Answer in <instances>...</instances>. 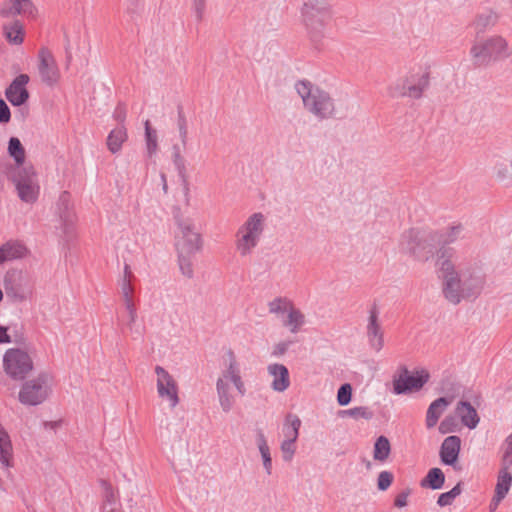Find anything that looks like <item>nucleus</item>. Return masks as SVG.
Instances as JSON below:
<instances>
[{"mask_svg":"<svg viewBox=\"0 0 512 512\" xmlns=\"http://www.w3.org/2000/svg\"><path fill=\"white\" fill-rule=\"evenodd\" d=\"M442 294L453 305L476 299L484 290L487 279L482 266L455 256L452 248L442 247L437 254Z\"/></svg>","mask_w":512,"mask_h":512,"instance_id":"f257e3e1","label":"nucleus"},{"mask_svg":"<svg viewBox=\"0 0 512 512\" xmlns=\"http://www.w3.org/2000/svg\"><path fill=\"white\" fill-rule=\"evenodd\" d=\"M176 224L175 247L179 267L184 276L191 278L193 276L192 258L196 253L201 252L203 239L191 218L177 216Z\"/></svg>","mask_w":512,"mask_h":512,"instance_id":"f03ea898","label":"nucleus"},{"mask_svg":"<svg viewBox=\"0 0 512 512\" xmlns=\"http://www.w3.org/2000/svg\"><path fill=\"white\" fill-rule=\"evenodd\" d=\"M332 15V5L328 0H305L302 4L301 23L313 44L317 45L325 38Z\"/></svg>","mask_w":512,"mask_h":512,"instance_id":"7ed1b4c3","label":"nucleus"},{"mask_svg":"<svg viewBox=\"0 0 512 512\" xmlns=\"http://www.w3.org/2000/svg\"><path fill=\"white\" fill-rule=\"evenodd\" d=\"M295 90L303 102L305 110L316 119L328 120L337 116L335 100L325 90L315 87L308 81H298Z\"/></svg>","mask_w":512,"mask_h":512,"instance_id":"20e7f679","label":"nucleus"},{"mask_svg":"<svg viewBox=\"0 0 512 512\" xmlns=\"http://www.w3.org/2000/svg\"><path fill=\"white\" fill-rule=\"evenodd\" d=\"M2 284L7 301L13 305L29 302L34 298L35 281L27 270L18 268L7 270Z\"/></svg>","mask_w":512,"mask_h":512,"instance_id":"39448f33","label":"nucleus"},{"mask_svg":"<svg viewBox=\"0 0 512 512\" xmlns=\"http://www.w3.org/2000/svg\"><path fill=\"white\" fill-rule=\"evenodd\" d=\"M470 56L475 67H488L509 56V42L500 35L476 41L470 48Z\"/></svg>","mask_w":512,"mask_h":512,"instance_id":"423d86ee","label":"nucleus"},{"mask_svg":"<svg viewBox=\"0 0 512 512\" xmlns=\"http://www.w3.org/2000/svg\"><path fill=\"white\" fill-rule=\"evenodd\" d=\"M266 218L261 212L251 214L235 234V248L241 257L252 254L265 229Z\"/></svg>","mask_w":512,"mask_h":512,"instance_id":"0eeeda50","label":"nucleus"},{"mask_svg":"<svg viewBox=\"0 0 512 512\" xmlns=\"http://www.w3.org/2000/svg\"><path fill=\"white\" fill-rule=\"evenodd\" d=\"M54 377L42 371L36 377L25 381L19 391V401L28 406H37L46 401L52 393Z\"/></svg>","mask_w":512,"mask_h":512,"instance_id":"6e6552de","label":"nucleus"},{"mask_svg":"<svg viewBox=\"0 0 512 512\" xmlns=\"http://www.w3.org/2000/svg\"><path fill=\"white\" fill-rule=\"evenodd\" d=\"M429 81L430 75L426 69H413L396 81L390 87V92L392 96L420 99L428 88Z\"/></svg>","mask_w":512,"mask_h":512,"instance_id":"1a4fd4ad","label":"nucleus"},{"mask_svg":"<svg viewBox=\"0 0 512 512\" xmlns=\"http://www.w3.org/2000/svg\"><path fill=\"white\" fill-rule=\"evenodd\" d=\"M8 178L14 183L23 202L33 204L37 201L40 187L33 167H13L8 172Z\"/></svg>","mask_w":512,"mask_h":512,"instance_id":"9d476101","label":"nucleus"},{"mask_svg":"<svg viewBox=\"0 0 512 512\" xmlns=\"http://www.w3.org/2000/svg\"><path fill=\"white\" fill-rule=\"evenodd\" d=\"M30 353L22 348H10L3 355V370L14 381H23L33 371Z\"/></svg>","mask_w":512,"mask_h":512,"instance_id":"9b49d317","label":"nucleus"},{"mask_svg":"<svg viewBox=\"0 0 512 512\" xmlns=\"http://www.w3.org/2000/svg\"><path fill=\"white\" fill-rule=\"evenodd\" d=\"M512 453V435L508 436L505 440V452L503 455V467L500 471L498 482L496 485L495 496L489 506L490 512H495L498 504L505 497L509 491V486L512 480V476L509 472V467L512 464L510 454Z\"/></svg>","mask_w":512,"mask_h":512,"instance_id":"f8f14e48","label":"nucleus"},{"mask_svg":"<svg viewBox=\"0 0 512 512\" xmlns=\"http://www.w3.org/2000/svg\"><path fill=\"white\" fill-rule=\"evenodd\" d=\"M37 70L40 80L48 87H54L60 80L58 63L50 49L42 47L37 54Z\"/></svg>","mask_w":512,"mask_h":512,"instance_id":"ddd939ff","label":"nucleus"},{"mask_svg":"<svg viewBox=\"0 0 512 512\" xmlns=\"http://www.w3.org/2000/svg\"><path fill=\"white\" fill-rule=\"evenodd\" d=\"M216 383H222L224 386H231L232 384L241 396L246 394V387L241 376L240 364L232 350H228L226 353L225 367Z\"/></svg>","mask_w":512,"mask_h":512,"instance_id":"4468645a","label":"nucleus"},{"mask_svg":"<svg viewBox=\"0 0 512 512\" xmlns=\"http://www.w3.org/2000/svg\"><path fill=\"white\" fill-rule=\"evenodd\" d=\"M429 380V373L426 370L417 371L416 375L409 374L406 367H401L399 374L394 376L393 391L395 394H405L420 390Z\"/></svg>","mask_w":512,"mask_h":512,"instance_id":"2eb2a0df","label":"nucleus"},{"mask_svg":"<svg viewBox=\"0 0 512 512\" xmlns=\"http://www.w3.org/2000/svg\"><path fill=\"white\" fill-rule=\"evenodd\" d=\"M56 215L60 221V229L65 236H70L74 231L77 215L74 209L71 194L63 191L56 202Z\"/></svg>","mask_w":512,"mask_h":512,"instance_id":"dca6fc26","label":"nucleus"},{"mask_svg":"<svg viewBox=\"0 0 512 512\" xmlns=\"http://www.w3.org/2000/svg\"><path fill=\"white\" fill-rule=\"evenodd\" d=\"M155 374L157 376L156 386L159 397L167 400L170 407H176L180 401L176 380L162 366L155 367Z\"/></svg>","mask_w":512,"mask_h":512,"instance_id":"f3484780","label":"nucleus"},{"mask_svg":"<svg viewBox=\"0 0 512 512\" xmlns=\"http://www.w3.org/2000/svg\"><path fill=\"white\" fill-rule=\"evenodd\" d=\"M366 334L371 348L375 352L381 351L384 346V335L378 319V309L376 306H373L369 312Z\"/></svg>","mask_w":512,"mask_h":512,"instance_id":"a211bd4d","label":"nucleus"},{"mask_svg":"<svg viewBox=\"0 0 512 512\" xmlns=\"http://www.w3.org/2000/svg\"><path fill=\"white\" fill-rule=\"evenodd\" d=\"M29 82L27 74L17 76L6 90V97L14 106L23 105L29 98V92L26 84Z\"/></svg>","mask_w":512,"mask_h":512,"instance_id":"6ab92c4d","label":"nucleus"},{"mask_svg":"<svg viewBox=\"0 0 512 512\" xmlns=\"http://www.w3.org/2000/svg\"><path fill=\"white\" fill-rule=\"evenodd\" d=\"M461 449V439L458 436H448L444 439L440 447V459L443 464L456 468Z\"/></svg>","mask_w":512,"mask_h":512,"instance_id":"aec40b11","label":"nucleus"},{"mask_svg":"<svg viewBox=\"0 0 512 512\" xmlns=\"http://www.w3.org/2000/svg\"><path fill=\"white\" fill-rule=\"evenodd\" d=\"M0 464L7 477L11 476L9 468L13 466V448L10 437L0 425Z\"/></svg>","mask_w":512,"mask_h":512,"instance_id":"412c9836","label":"nucleus"},{"mask_svg":"<svg viewBox=\"0 0 512 512\" xmlns=\"http://www.w3.org/2000/svg\"><path fill=\"white\" fill-rule=\"evenodd\" d=\"M32 13L33 4L31 0H6L0 8V15L7 18Z\"/></svg>","mask_w":512,"mask_h":512,"instance_id":"4be33fe9","label":"nucleus"},{"mask_svg":"<svg viewBox=\"0 0 512 512\" xmlns=\"http://www.w3.org/2000/svg\"><path fill=\"white\" fill-rule=\"evenodd\" d=\"M267 370L273 377L271 387L274 391L283 392L289 387V372L283 364H271L268 366Z\"/></svg>","mask_w":512,"mask_h":512,"instance_id":"5701e85b","label":"nucleus"},{"mask_svg":"<svg viewBox=\"0 0 512 512\" xmlns=\"http://www.w3.org/2000/svg\"><path fill=\"white\" fill-rule=\"evenodd\" d=\"M452 401L453 397H440L429 405L426 413V426L428 429L433 428L437 424L439 418Z\"/></svg>","mask_w":512,"mask_h":512,"instance_id":"b1692460","label":"nucleus"},{"mask_svg":"<svg viewBox=\"0 0 512 512\" xmlns=\"http://www.w3.org/2000/svg\"><path fill=\"white\" fill-rule=\"evenodd\" d=\"M133 286H128L126 283L121 285V296L124 307L128 314L127 328L130 331H134V327L137 321V310L133 300Z\"/></svg>","mask_w":512,"mask_h":512,"instance_id":"393cba45","label":"nucleus"},{"mask_svg":"<svg viewBox=\"0 0 512 512\" xmlns=\"http://www.w3.org/2000/svg\"><path fill=\"white\" fill-rule=\"evenodd\" d=\"M456 414L460 417L463 425L474 429L479 423V416L476 409L468 401H460L456 406Z\"/></svg>","mask_w":512,"mask_h":512,"instance_id":"a878e982","label":"nucleus"},{"mask_svg":"<svg viewBox=\"0 0 512 512\" xmlns=\"http://www.w3.org/2000/svg\"><path fill=\"white\" fill-rule=\"evenodd\" d=\"M27 254V248L18 242H7L0 247V264L21 259Z\"/></svg>","mask_w":512,"mask_h":512,"instance_id":"bb28decb","label":"nucleus"},{"mask_svg":"<svg viewBox=\"0 0 512 512\" xmlns=\"http://www.w3.org/2000/svg\"><path fill=\"white\" fill-rule=\"evenodd\" d=\"M415 244L409 246V252L420 260H427L433 253V247L426 240H418L417 233L409 231L406 235Z\"/></svg>","mask_w":512,"mask_h":512,"instance_id":"cd10ccee","label":"nucleus"},{"mask_svg":"<svg viewBox=\"0 0 512 512\" xmlns=\"http://www.w3.org/2000/svg\"><path fill=\"white\" fill-rule=\"evenodd\" d=\"M101 485L103 487V494L100 512L110 511V509L121 508V505L118 503L117 492L114 490L112 485L107 483L106 481H102Z\"/></svg>","mask_w":512,"mask_h":512,"instance_id":"c85d7f7f","label":"nucleus"},{"mask_svg":"<svg viewBox=\"0 0 512 512\" xmlns=\"http://www.w3.org/2000/svg\"><path fill=\"white\" fill-rule=\"evenodd\" d=\"M216 392L221 410L224 413H229L236 403V398L232 394L231 386L216 383Z\"/></svg>","mask_w":512,"mask_h":512,"instance_id":"c756f323","label":"nucleus"},{"mask_svg":"<svg viewBox=\"0 0 512 512\" xmlns=\"http://www.w3.org/2000/svg\"><path fill=\"white\" fill-rule=\"evenodd\" d=\"M499 20V15L494 10H485L478 13L472 23L478 33L484 32L487 28L494 26Z\"/></svg>","mask_w":512,"mask_h":512,"instance_id":"7c9ffc66","label":"nucleus"},{"mask_svg":"<svg viewBox=\"0 0 512 512\" xmlns=\"http://www.w3.org/2000/svg\"><path fill=\"white\" fill-rule=\"evenodd\" d=\"M287 318L284 320L283 325L289 329L291 333H297L305 324V315L294 306L288 310Z\"/></svg>","mask_w":512,"mask_h":512,"instance_id":"2f4dec72","label":"nucleus"},{"mask_svg":"<svg viewBox=\"0 0 512 512\" xmlns=\"http://www.w3.org/2000/svg\"><path fill=\"white\" fill-rule=\"evenodd\" d=\"M445 482V475L440 468H432L428 471L427 475L421 480L420 485L423 488H430L433 490L441 489Z\"/></svg>","mask_w":512,"mask_h":512,"instance_id":"473e14b6","label":"nucleus"},{"mask_svg":"<svg viewBox=\"0 0 512 512\" xmlns=\"http://www.w3.org/2000/svg\"><path fill=\"white\" fill-rule=\"evenodd\" d=\"M301 426L300 418L292 413H288L285 417L283 432L285 440L296 442L299 436V429Z\"/></svg>","mask_w":512,"mask_h":512,"instance_id":"72a5a7b5","label":"nucleus"},{"mask_svg":"<svg viewBox=\"0 0 512 512\" xmlns=\"http://www.w3.org/2000/svg\"><path fill=\"white\" fill-rule=\"evenodd\" d=\"M127 140V132L124 126L112 130L107 137V147L113 154L120 151L122 144Z\"/></svg>","mask_w":512,"mask_h":512,"instance_id":"f704fd0d","label":"nucleus"},{"mask_svg":"<svg viewBox=\"0 0 512 512\" xmlns=\"http://www.w3.org/2000/svg\"><path fill=\"white\" fill-rule=\"evenodd\" d=\"M257 446L262 457L263 467L268 475L272 473V458L267 440L262 432L257 435Z\"/></svg>","mask_w":512,"mask_h":512,"instance_id":"c9c22d12","label":"nucleus"},{"mask_svg":"<svg viewBox=\"0 0 512 512\" xmlns=\"http://www.w3.org/2000/svg\"><path fill=\"white\" fill-rule=\"evenodd\" d=\"M8 153L15 160V167H24L25 149L20 140L16 137H11L8 143Z\"/></svg>","mask_w":512,"mask_h":512,"instance_id":"e433bc0d","label":"nucleus"},{"mask_svg":"<svg viewBox=\"0 0 512 512\" xmlns=\"http://www.w3.org/2000/svg\"><path fill=\"white\" fill-rule=\"evenodd\" d=\"M391 446L387 437L380 436L374 444L373 457L375 460L384 462L390 455Z\"/></svg>","mask_w":512,"mask_h":512,"instance_id":"4c0bfd02","label":"nucleus"},{"mask_svg":"<svg viewBox=\"0 0 512 512\" xmlns=\"http://www.w3.org/2000/svg\"><path fill=\"white\" fill-rule=\"evenodd\" d=\"M293 303L286 297H277L268 302L267 307L270 314H285L291 308Z\"/></svg>","mask_w":512,"mask_h":512,"instance_id":"58836bf2","label":"nucleus"},{"mask_svg":"<svg viewBox=\"0 0 512 512\" xmlns=\"http://www.w3.org/2000/svg\"><path fill=\"white\" fill-rule=\"evenodd\" d=\"M4 35L12 44H21L23 42L22 26L16 21L11 26H4Z\"/></svg>","mask_w":512,"mask_h":512,"instance_id":"ea45409f","label":"nucleus"},{"mask_svg":"<svg viewBox=\"0 0 512 512\" xmlns=\"http://www.w3.org/2000/svg\"><path fill=\"white\" fill-rule=\"evenodd\" d=\"M157 139V131L151 128L149 120L145 121V140L149 156L155 154L158 149Z\"/></svg>","mask_w":512,"mask_h":512,"instance_id":"a19ab883","label":"nucleus"},{"mask_svg":"<svg viewBox=\"0 0 512 512\" xmlns=\"http://www.w3.org/2000/svg\"><path fill=\"white\" fill-rule=\"evenodd\" d=\"M341 417H351L353 419H366L369 420L373 417V413L367 407H354L347 410L340 411Z\"/></svg>","mask_w":512,"mask_h":512,"instance_id":"79ce46f5","label":"nucleus"},{"mask_svg":"<svg viewBox=\"0 0 512 512\" xmlns=\"http://www.w3.org/2000/svg\"><path fill=\"white\" fill-rule=\"evenodd\" d=\"M461 488L460 483L453 487L450 491L442 493L437 500V504L441 507L451 505L453 500L460 495Z\"/></svg>","mask_w":512,"mask_h":512,"instance_id":"37998d69","label":"nucleus"},{"mask_svg":"<svg viewBox=\"0 0 512 512\" xmlns=\"http://www.w3.org/2000/svg\"><path fill=\"white\" fill-rule=\"evenodd\" d=\"M352 397V386L345 383L340 386L337 392V401L339 405L346 406L350 403Z\"/></svg>","mask_w":512,"mask_h":512,"instance_id":"c03bdc74","label":"nucleus"},{"mask_svg":"<svg viewBox=\"0 0 512 512\" xmlns=\"http://www.w3.org/2000/svg\"><path fill=\"white\" fill-rule=\"evenodd\" d=\"M280 450L283 460L285 462H290L293 459L296 451L295 442L284 439L280 445Z\"/></svg>","mask_w":512,"mask_h":512,"instance_id":"a18cd8bd","label":"nucleus"},{"mask_svg":"<svg viewBox=\"0 0 512 512\" xmlns=\"http://www.w3.org/2000/svg\"><path fill=\"white\" fill-rule=\"evenodd\" d=\"M463 230L464 228L461 224L450 226L444 235V242L446 244L455 242L457 239H459Z\"/></svg>","mask_w":512,"mask_h":512,"instance_id":"49530a36","label":"nucleus"},{"mask_svg":"<svg viewBox=\"0 0 512 512\" xmlns=\"http://www.w3.org/2000/svg\"><path fill=\"white\" fill-rule=\"evenodd\" d=\"M392 481H393V475L391 472H389V471L380 472V474L378 475V479H377L378 489L381 491L387 490L389 488V486L391 485Z\"/></svg>","mask_w":512,"mask_h":512,"instance_id":"de8ad7c7","label":"nucleus"},{"mask_svg":"<svg viewBox=\"0 0 512 512\" xmlns=\"http://www.w3.org/2000/svg\"><path fill=\"white\" fill-rule=\"evenodd\" d=\"M177 123H178V129H179L181 141L185 145L186 141H187V136H188V129H187L186 118L182 113H179Z\"/></svg>","mask_w":512,"mask_h":512,"instance_id":"09e8293b","label":"nucleus"},{"mask_svg":"<svg viewBox=\"0 0 512 512\" xmlns=\"http://www.w3.org/2000/svg\"><path fill=\"white\" fill-rule=\"evenodd\" d=\"M11 113L7 104L0 99V123H7L10 121Z\"/></svg>","mask_w":512,"mask_h":512,"instance_id":"8fccbe9b","label":"nucleus"},{"mask_svg":"<svg viewBox=\"0 0 512 512\" xmlns=\"http://www.w3.org/2000/svg\"><path fill=\"white\" fill-rule=\"evenodd\" d=\"M410 494V490L403 491L399 493L394 501V505L398 508L405 507L407 505V498Z\"/></svg>","mask_w":512,"mask_h":512,"instance_id":"3c124183","label":"nucleus"},{"mask_svg":"<svg viewBox=\"0 0 512 512\" xmlns=\"http://www.w3.org/2000/svg\"><path fill=\"white\" fill-rule=\"evenodd\" d=\"M452 424L453 419L446 417L439 425V432L441 434H447L453 431Z\"/></svg>","mask_w":512,"mask_h":512,"instance_id":"603ef678","label":"nucleus"},{"mask_svg":"<svg viewBox=\"0 0 512 512\" xmlns=\"http://www.w3.org/2000/svg\"><path fill=\"white\" fill-rule=\"evenodd\" d=\"M495 170H496L495 171L496 177L499 180H503L508 176L509 168L507 165H503V164L497 165L495 167Z\"/></svg>","mask_w":512,"mask_h":512,"instance_id":"864d4df0","label":"nucleus"},{"mask_svg":"<svg viewBox=\"0 0 512 512\" xmlns=\"http://www.w3.org/2000/svg\"><path fill=\"white\" fill-rule=\"evenodd\" d=\"M133 277V274H132V271L130 269V266L128 264H125L124 266V275L121 279V285H124L125 283L128 285V286H132L131 284V278Z\"/></svg>","mask_w":512,"mask_h":512,"instance_id":"5fc2aeb1","label":"nucleus"},{"mask_svg":"<svg viewBox=\"0 0 512 512\" xmlns=\"http://www.w3.org/2000/svg\"><path fill=\"white\" fill-rule=\"evenodd\" d=\"M289 343L288 342H280L274 346L273 355L281 356L286 353L288 350Z\"/></svg>","mask_w":512,"mask_h":512,"instance_id":"6e6d98bb","label":"nucleus"},{"mask_svg":"<svg viewBox=\"0 0 512 512\" xmlns=\"http://www.w3.org/2000/svg\"><path fill=\"white\" fill-rule=\"evenodd\" d=\"M115 118L118 122L123 123L126 118V111L124 106L119 105L115 110Z\"/></svg>","mask_w":512,"mask_h":512,"instance_id":"4d7b16f0","label":"nucleus"},{"mask_svg":"<svg viewBox=\"0 0 512 512\" xmlns=\"http://www.w3.org/2000/svg\"><path fill=\"white\" fill-rule=\"evenodd\" d=\"M11 338L7 334V329L0 325V344L1 343H10Z\"/></svg>","mask_w":512,"mask_h":512,"instance_id":"13d9d810","label":"nucleus"},{"mask_svg":"<svg viewBox=\"0 0 512 512\" xmlns=\"http://www.w3.org/2000/svg\"><path fill=\"white\" fill-rule=\"evenodd\" d=\"M194 5L197 13L200 15L204 9L205 0H194Z\"/></svg>","mask_w":512,"mask_h":512,"instance_id":"bf43d9fd","label":"nucleus"},{"mask_svg":"<svg viewBox=\"0 0 512 512\" xmlns=\"http://www.w3.org/2000/svg\"><path fill=\"white\" fill-rule=\"evenodd\" d=\"M175 164L179 169H184V164L179 153L175 154Z\"/></svg>","mask_w":512,"mask_h":512,"instance_id":"052dcab7","label":"nucleus"},{"mask_svg":"<svg viewBox=\"0 0 512 512\" xmlns=\"http://www.w3.org/2000/svg\"><path fill=\"white\" fill-rule=\"evenodd\" d=\"M58 424L56 422H46L45 426H50L51 428H55Z\"/></svg>","mask_w":512,"mask_h":512,"instance_id":"680f3d73","label":"nucleus"},{"mask_svg":"<svg viewBox=\"0 0 512 512\" xmlns=\"http://www.w3.org/2000/svg\"><path fill=\"white\" fill-rule=\"evenodd\" d=\"M162 179H163V181H164L163 189H164V191L166 192V191H167V184H166V178H165V176H164V175H162Z\"/></svg>","mask_w":512,"mask_h":512,"instance_id":"e2e57ef3","label":"nucleus"},{"mask_svg":"<svg viewBox=\"0 0 512 512\" xmlns=\"http://www.w3.org/2000/svg\"><path fill=\"white\" fill-rule=\"evenodd\" d=\"M105 512H124L122 510V508H118V509H110V511H105Z\"/></svg>","mask_w":512,"mask_h":512,"instance_id":"0e129e2a","label":"nucleus"},{"mask_svg":"<svg viewBox=\"0 0 512 512\" xmlns=\"http://www.w3.org/2000/svg\"><path fill=\"white\" fill-rule=\"evenodd\" d=\"M4 295H5V292L0 288V302L2 301Z\"/></svg>","mask_w":512,"mask_h":512,"instance_id":"69168bd1","label":"nucleus"}]
</instances>
